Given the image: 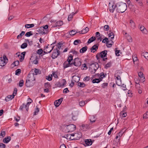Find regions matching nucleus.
<instances>
[{
    "instance_id": "obj_31",
    "label": "nucleus",
    "mask_w": 148,
    "mask_h": 148,
    "mask_svg": "<svg viewBox=\"0 0 148 148\" xmlns=\"http://www.w3.org/2000/svg\"><path fill=\"white\" fill-rule=\"evenodd\" d=\"M57 26H60L63 24V21H59L56 23Z\"/></svg>"
},
{
    "instance_id": "obj_46",
    "label": "nucleus",
    "mask_w": 148,
    "mask_h": 148,
    "mask_svg": "<svg viewBox=\"0 0 148 148\" xmlns=\"http://www.w3.org/2000/svg\"><path fill=\"white\" fill-rule=\"evenodd\" d=\"M108 36L109 37H111V40H112V39H113L114 37V35L113 33L112 32L110 33L109 34Z\"/></svg>"
},
{
    "instance_id": "obj_26",
    "label": "nucleus",
    "mask_w": 148,
    "mask_h": 148,
    "mask_svg": "<svg viewBox=\"0 0 148 148\" xmlns=\"http://www.w3.org/2000/svg\"><path fill=\"white\" fill-rule=\"evenodd\" d=\"M77 33V32H76V31L75 29H74L69 32V34L71 36H73Z\"/></svg>"
},
{
    "instance_id": "obj_6",
    "label": "nucleus",
    "mask_w": 148,
    "mask_h": 148,
    "mask_svg": "<svg viewBox=\"0 0 148 148\" xmlns=\"http://www.w3.org/2000/svg\"><path fill=\"white\" fill-rule=\"evenodd\" d=\"M92 127L91 124L90 123L84 124L81 126V129L83 131H86L88 129H91Z\"/></svg>"
},
{
    "instance_id": "obj_11",
    "label": "nucleus",
    "mask_w": 148,
    "mask_h": 148,
    "mask_svg": "<svg viewBox=\"0 0 148 148\" xmlns=\"http://www.w3.org/2000/svg\"><path fill=\"white\" fill-rule=\"evenodd\" d=\"M114 77H116L117 81H116V84L118 86H120L121 84V80L120 77L117 74H115Z\"/></svg>"
},
{
    "instance_id": "obj_53",
    "label": "nucleus",
    "mask_w": 148,
    "mask_h": 148,
    "mask_svg": "<svg viewBox=\"0 0 148 148\" xmlns=\"http://www.w3.org/2000/svg\"><path fill=\"white\" fill-rule=\"evenodd\" d=\"M54 104L56 107H58L60 105V103L57 102V101L56 100L54 102Z\"/></svg>"
},
{
    "instance_id": "obj_9",
    "label": "nucleus",
    "mask_w": 148,
    "mask_h": 148,
    "mask_svg": "<svg viewBox=\"0 0 148 148\" xmlns=\"http://www.w3.org/2000/svg\"><path fill=\"white\" fill-rule=\"evenodd\" d=\"M102 42L105 43L106 42V44H108L107 45V47H112V45L113 44L114 42H113L111 40V42L110 43H109L110 41H109L108 39V38L106 37L105 38L102 40Z\"/></svg>"
},
{
    "instance_id": "obj_35",
    "label": "nucleus",
    "mask_w": 148,
    "mask_h": 148,
    "mask_svg": "<svg viewBox=\"0 0 148 148\" xmlns=\"http://www.w3.org/2000/svg\"><path fill=\"white\" fill-rule=\"evenodd\" d=\"M78 86L80 87L84 88L86 86V85L83 82H79L78 83Z\"/></svg>"
},
{
    "instance_id": "obj_16",
    "label": "nucleus",
    "mask_w": 148,
    "mask_h": 148,
    "mask_svg": "<svg viewBox=\"0 0 148 148\" xmlns=\"http://www.w3.org/2000/svg\"><path fill=\"white\" fill-rule=\"evenodd\" d=\"M15 95H8L5 97V100L6 101H8L13 99Z\"/></svg>"
},
{
    "instance_id": "obj_21",
    "label": "nucleus",
    "mask_w": 148,
    "mask_h": 148,
    "mask_svg": "<svg viewBox=\"0 0 148 148\" xmlns=\"http://www.w3.org/2000/svg\"><path fill=\"white\" fill-rule=\"evenodd\" d=\"M87 46L84 47L80 49L79 52L81 53H84L87 51Z\"/></svg>"
},
{
    "instance_id": "obj_64",
    "label": "nucleus",
    "mask_w": 148,
    "mask_h": 148,
    "mask_svg": "<svg viewBox=\"0 0 148 148\" xmlns=\"http://www.w3.org/2000/svg\"><path fill=\"white\" fill-rule=\"evenodd\" d=\"M5 145L3 143H0V148H5Z\"/></svg>"
},
{
    "instance_id": "obj_30",
    "label": "nucleus",
    "mask_w": 148,
    "mask_h": 148,
    "mask_svg": "<svg viewBox=\"0 0 148 148\" xmlns=\"http://www.w3.org/2000/svg\"><path fill=\"white\" fill-rule=\"evenodd\" d=\"M128 7L132 10H133L134 9V5L131 3H128Z\"/></svg>"
},
{
    "instance_id": "obj_18",
    "label": "nucleus",
    "mask_w": 148,
    "mask_h": 148,
    "mask_svg": "<svg viewBox=\"0 0 148 148\" xmlns=\"http://www.w3.org/2000/svg\"><path fill=\"white\" fill-rule=\"evenodd\" d=\"M11 138L10 136H8L5 138L3 140V143H8L11 140Z\"/></svg>"
},
{
    "instance_id": "obj_45",
    "label": "nucleus",
    "mask_w": 148,
    "mask_h": 148,
    "mask_svg": "<svg viewBox=\"0 0 148 148\" xmlns=\"http://www.w3.org/2000/svg\"><path fill=\"white\" fill-rule=\"evenodd\" d=\"M45 88H49L51 87V86L50 85V84L49 82L45 83Z\"/></svg>"
},
{
    "instance_id": "obj_22",
    "label": "nucleus",
    "mask_w": 148,
    "mask_h": 148,
    "mask_svg": "<svg viewBox=\"0 0 148 148\" xmlns=\"http://www.w3.org/2000/svg\"><path fill=\"white\" fill-rule=\"evenodd\" d=\"M96 39L95 37L92 36L88 39L87 43L88 44H90L95 40Z\"/></svg>"
},
{
    "instance_id": "obj_51",
    "label": "nucleus",
    "mask_w": 148,
    "mask_h": 148,
    "mask_svg": "<svg viewBox=\"0 0 148 148\" xmlns=\"http://www.w3.org/2000/svg\"><path fill=\"white\" fill-rule=\"evenodd\" d=\"M108 85V83L106 82L102 84L101 85V87L103 88H105L107 87Z\"/></svg>"
},
{
    "instance_id": "obj_10",
    "label": "nucleus",
    "mask_w": 148,
    "mask_h": 148,
    "mask_svg": "<svg viewBox=\"0 0 148 148\" xmlns=\"http://www.w3.org/2000/svg\"><path fill=\"white\" fill-rule=\"evenodd\" d=\"M73 64L76 66H79L81 65V62L79 58H76L74 60Z\"/></svg>"
},
{
    "instance_id": "obj_3",
    "label": "nucleus",
    "mask_w": 148,
    "mask_h": 148,
    "mask_svg": "<svg viewBox=\"0 0 148 148\" xmlns=\"http://www.w3.org/2000/svg\"><path fill=\"white\" fill-rule=\"evenodd\" d=\"M31 75L32 76L30 73L28 75L27 77L29 79L26 80L25 83L26 86L27 87L32 86L35 84V82L32 83V81L35 80L34 74L33 73Z\"/></svg>"
},
{
    "instance_id": "obj_57",
    "label": "nucleus",
    "mask_w": 148,
    "mask_h": 148,
    "mask_svg": "<svg viewBox=\"0 0 148 148\" xmlns=\"http://www.w3.org/2000/svg\"><path fill=\"white\" fill-rule=\"evenodd\" d=\"M71 52L73 53V54H75V55H77L78 53V52L77 51L73 49H72L69 53H70Z\"/></svg>"
},
{
    "instance_id": "obj_14",
    "label": "nucleus",
    "mask_w": 148,
    "mask_h": 148,
    "mask_svg": "<svg viewBox=\"0 0 148 148\" xmlns=\"http://www.w3.org/2000/svg\"><path fill=\"white\" fill-rule=\"evenodd\" d=\"M99 46V45H95L92 46L90 49V51L92 53H94L95 51H96L98 49Z\"/></svg>"
},
{
    "instance_id": "obj_37",
    "label": "nucleus",
    "mask_w": 148,
    "mask_h": 148,
    "mask_svg": "<svg viewBox=\"0 0 148 148\" xmlns=\"http://www.w3.org/2000/svg\"><path fill=\"white\" fill-rule=\"evenodd\" d=\"M33 35V33L32 32V31H29V32H27L25 34V36L27 37H29L30 36Z\"/></svg>"
},
{
    "instance_id": "obj_43",
    "label": "nucleus",
    "mask_w": 148,
    "mask_h": 148,
    "mask_svg": "<svg viewBox=\"0 0 148 148\" xmlns=\"http://www.w3.org/2000/svg\"><path fill=\"white\" fill-rule=\"evenodd\" d=\"M43 52V51L42 49H38L36 51V53L39 55H41Z\"/></svg>"
},
{
    "instance_id": "obj_42",
    "label": "nucleus",
    "mask_w": 148,
    "mask_h": 148,
    "mask_svg": "<svg viewBox=\"0 0 148 148\" xmlns=\"http://www.w3.org/2000/svg\"><path fill=\"white\" fill-rule=\"evenodd\" d=\"M144 56V57L145 58L147 59L148 60V53L145 52V53H143L142 54Z\"/></svg>"
},
{
    "instance_id": "obj_59",
    "label": "nucleus",
    "mask_w": 148,
    "mask_h": 148,
    "mask_svg": "<svg viewBox=\"0 0 148 148\" xmlns=\"http://www.w3.org/2000/svg\"><path fill=\"white\" fill-rule=\"evenodd\" d=\"M127 39L129 42H132V39L130 36L128 35L127 37Z\"/></svg>"
},
{
    "instance_id": "obj_34",
    "label": "nucleus",
    "mask_w": 148,
    "mask_h": 148,
    "mask_svg": "<svg viewBox=\"0 0 148 148\" xmlns=\"http://www.w3.org/2000/svg\"><path fill=\"white\" fill-rule=\"evenodd\" d=\"M75 13H74L73 12L71 14H70L68 17V20L69 21H70L73 18V16L74 15Z\"/></svg>"
},
{
    "instance_id": "obj_12",
    "label": "nucleus",
    "mask_w": 148,
    "mask_h": 148,
    "mask_svg": "<svg viewBox=\"0 0 148 148\" xmlns=\"http://www.w3.org/2000/svg\"><path fill=\"white\" fill-rule=\"evenodd\" d=\"M26 52L24 51L21 53V55H20V53H19V54H18V53L16 54L17 55L18 57L20 56L21 58H20V61L21 62H22L24 59L25 56V54Z\"/></svg>"
},
{
    "instance_id": "obj_13",
    "label": "nucleus",
    "mask_w": 148,
    "mask_h": 148,
    "mask_svg": "<svg viewBox=\"0 0 148 148\" xmlns=\"http://www.w3.org/2000/svg\"><path fill=\"white\" fill-rule=\"evenodd\" d=\"M71 61L67 60L65 61L63 64V67L64 69L67 68L71 66L70 64Z\"/></svg>"
},
{
    "instance_id": "obj_55",
    "label": "nucleus",
    "mask_w": 148,
    "mask_h": 148,
    "mask_svg": "<svg viewBox=\"0 0 148 148\" xmlns=\"http://www.w3.org/2000/svg\"><path fill=\"white\" fill-rule=\"evenodd\" d=\"M85 104V102L84 101H82L79 102V106L82 107Z\"/></svg>"
},
{
    "instance_id": "obj_38",
    "label": "nucleus",
    "mask_w": 148,
    "mask_h": 148,
    "mask_svg": "<svg viewBox=\"0 0 148 148\" xmlns=\"http://www.w3.org/2000/svg\"><path fill=\"white\" fill-rule=\"evenodd\" d=\"M66 138L67 139H69L70 140H73V138H72L71 137L70 134H69L65 135Z\"/></svg>"
},
{
    "instance_id": "obj_54",
    "label": "nucleus",
    "mask_w": 148,
    "mask_h": 148,
    "mask_svg": "<svg viewBox=\"0 0 148 148\" xmlns=\"http://www.w3.org/2000/svg\"><path fill=\"white\" fill-rule=\"evenodd\" d=\"M143 118L144 119L148 118V112H147L146 113L143 114Z\"/></svg>"
},
{
    "instance_id": "obj_25",
    "label": "nucleus",
    "mask_w": 148,
    "mask_h": 148,
    "mask_svg": "<svg viewBox=\"0 0 148 148\" xmlns=\"http://www.w3.org/2000/svg\"><path fill=\"white\" fill-rule=\"evenodd\" d=\"M130 26L132 28L134 29L135 27V23L132 20H130Z\"/></svg>"
},
{
    "instance_id": "obj_60",
    "label": "nucleus",
    "mask_w": 148,
    "mask_h": 148,
    "mask_svg": "<svg viewBox=\"0 0 148 148\" xmlns=\"http://www.w3.org/2000/svg\"><path fill=\"white\" fill-rule=\"evenodd\" d=\"M90 77L89 76H86L83 79L84 81H88L90 80Z\"/></svg>"
},
{
    "instance_id": "obj_50",
    "label": "nucleus",
    "mask_w": 148,
    "mask_h": 148,
    "mask_svg": "<svg viewBox=\"0 0 148 148\" xmlns=\"http://www.w3.org/2000/svg\"><path fill=\"white\" fill-rule=\"evenodd\" d=\"M23 84L24 81L23 79H22L19 82V86L20 87H21L23 86Z\"/></svg>"
},
{
    "instance_id": "obj_44",
    "label": "nucleus",
    "mask_w": 148,
    "mask_h": 148,
    "mask_svg": "<svg viewBox=\"0 0 148 148\" xmlns=\"http://www.w3.org/2000/svg\"><path fill=\"white\" fill-rule=\"evenodd\" d=\"M21 73V70L20 69H17L15 71V75H18Z\"/></svg>"
},
{
    "instance_id": "obj_33",
    "label": "nucleus",
    "mask_w": 148,
    "mask_h": 148,
    "mask_svg": "<svg viewBox=\"0 0 148 148\" xmlns=\"http://www.w3.org/2000/svg\"><path fill=\"white\" fill-rule=\"evenodd\" d=\"M95 117L93 116H91L90 119V123L92 124V123H94L95 121L96 120L95 119Z\"/></svg>"
},
{
    "instance_id": "obj_58",
    "label": "nucleus",
    "mask_w": 148,
    "mask_h": 148,
    "mask_svg": "<svg viewBox=\"0 0 148 148\" xmlns=\"http://www.w3.org/2000/svg\"><path fill=\"white\" fill-rule=\"evenodd\" d=\"M52 75L55 78H58V76L57 75V73L56 72H53L52 73Z\"/></svg>"
},
{
    "instance_id": "obj_20",
    "label": "nucleus",
    "mask_w": 148,
    "mask_h": 148,
    "mask_svg": "<svg viewBox=\"0 0 148 148\" xmlns=\"http://www.w3.org/2000/svg\"><path fill=\"white\" fill-rule=\"evenodd\" d=\"M85 144L87 146L90 145L92 144V142L90 139H86L85 141Z\"/></svg>"
},
{
    "instance_id": "obj_39",
    "label": "nucleus",
    "mask_w": 148,
    "mask_h": 148,
    "mask_svg": "<svg viewBox=\"0 0 148 148\" xmlns=\"http://www.w3.org/2000/svg\"><path fill=\"white\" fill-rule=\"evenodd\" d=\"M40 110V109L39 108H38L37 106H36V109L35 111L34 112V115H36L38 114V113L39 112Z\"/></svg>"
},
{
    "instance_id": "obj_32",
    "label": "nucleus",
    "mask_w": 148,
    "mask_h": 148,
    "mask_svg": "<svg viewBox=\"0 0 148 148\" xmlns=\"http://www.w3.org/2000/svg\"><path fill=\"white\" fill-rule=\"evenodd\" d=\"M89 31V28L88 27H86L85 29H83L82 30V34H84L87 33Z\"/></svg>"
},
{
    "instance_id": "obj_63",
    "label": "nucleus",
    "mask_w": 148,
    "mask_h": 148,
    "mask_svg": "<svg viewBox=\"0 0 148 148\" xmlns=\"http://www.w3.org/2000/svg\"><path fill=\"white\" fill-rule=\"evenodd\" d=\"M69 90L67 88L64 89L63 90V92L64 93H67L69 92Z\"/></svg>"
},
{
    "instance_id": "obj_27",
    "label": "nucleus",
    "mask_w": 148,
    "mask_h": 148,
    "mask_svg": "<svg viewBox=\"0 0 148 148\" xmlns=\"http://www.w3.org/2000/svg\"><path fill=\"white\" fill-rule=\"evenodd\" d=\"M34 24H26L25 25V26L26 28H29L34 27Z\"/></svg>"
},
{
    "instance_id": "obj_40",
    "label": "nucleus",
    "mask_w": 148,
    "mask_h": 148,
    "mask_svg": "<svg viewBox=\"0 0 148 148\" xmlns=\"http://www.w3.org/2000/svg\"><path fill=\"white\" fill-rule=\"evenodd\" d=\"M80 40L79 39L76 40H75L73 42V44L75 45H77L79 43H81Z\"/></svg>"
},
{
    "instance_id": "obj_61",
    "label": "nucleus",
    "mask_w": 148,
    "mask_h": 148,
    "mask_svg": "<svg viewBox=\"0 0 148 148\" xmlns=\"http://www.w3.org/2000/svg\"><path fill=\"white\" fill-rule=\"evenodd\" d=\"M17 90L16 88H14V90L12 95H14L15 96L17 94Z\"/></svg>"
},
{
    "instance_id": "obj_2",
    "label": "nucleus",
    "mask_w": 148,
    "mask_h": 148,
    "mask_svg": "<svg viewBox=\"0 0 148 148\" xmlns=\"http://www.w3.org/2000/svg\"><path fill=\"white\" fill-rule=\"evenodd\" d=\"M94 62L92 61L91 63H87L89 65V69L90 70V73L92 74L95 73L99 67L101 68L97 62Z\"/></svg>"
},
{
    "instance_id": "obj_4",
    "label": "nucleus",
    "mask_w": 148,
    "mask_h": 148,
    "mask_svg": "<svg viewBox=\"0 0 148 148\" xmlns=\"http://www.w3.org/2000/svg\"><path fill=\"white\" fill-rule=\"evenodd\" d=\"M8 61V59L6 56L3 55V57H0V66L1 67L4 66L6 64Z\"/></svg>"
},
{
    "instance_id": "obj_49",
    "label": "nucleus",
    "mask_w": 148,
    "mask_h": 148,
    "mask_svg": "<svg viewBox=\"0 0 148 148\" xmlns=\"http://www.w3.org/2000/svg\"><path fill=\"white\" fill-rule=\"evenodd\" d=\"M73 60V56L71 54H70L69 56L68 57L67 60L70 61H71Z\"/></svg>"
},
{
    "instance_id": "obj_24",
    "label": "nucleus",
    "mask_w": 148,
    "mask_h": 148,
    "mask_svg": "<svg viewBox=\"0 0 148 148\" xmlns=\"http://www.w3.org/2000/svg\"><path fill=\"white\" fill-rule=\"evenodd\" d=\"M29 99L30 100H31V102H28L27 103L26 105H25L26 106H25V108L26 109V111L27 112L28 111V110H29V106L30 104L31 103V102L32 101V100L31 99L29 98Z\"/></svg>"
},
{
    "instance_id": "obj_29",
    "label": "nucleus",
    "mask_w": 148,
    "mask_h": 148,
    "mask_svg": "<svg viewBox=\"0 0 148 148\" xmlns=\"http://www.w3.org/2000/svg\"><path fill=\"white\" fill-rule=\"evenodd\" d=\"M101 81V80L99 78H95L92 80V82L93 83H98Z\"/></svg>"
},
{
    "instance_id": "obj_8",
    "label": "nucleus",
    "mask_w": 148,
    "mask_h": 148,
    "mask_svg": "<svg viewBox=\"0 0 148 148\" xmlns=\"http://www.w3.org/2000/svg\"><path fill=\"white\" fill-rule=\"evenodd\" d=\"M53 51L51 56V57L53 59H55L60 55V52L57 49H54Z\"/></svg>"
},
{
    "instance_id": "obj_15",
    "label": "nucleus",
    "mask_w": 148,
    "mask_h": 148,
    "mask_svg": "<svg viewBox=\"0 0 148 148\" xmlns=\"http://www.w3.org/2000/svg\"><path fill=\"white\" fill-rule=\"evenodd\" d=\"M138 75L139 77L140 78V81L142 82H144L145 81V78L143 76V74L142 72L140 71L138 73Z\"/></svg>"
},
{
    "instance_id": "obj_56",
    "label": "nucleus",
    "mask_w": 148,
    "mask_h": 148,
    "mask_svg": "<svg viewBox=\"0 0 148 148\" xmlns=\"http://www.w3.org/2000/svg\"><path fill=\"white\" fill-rule=\"evenodd\" d=\"M55 86L57 87H62V84H61L59 82H57L55 84Z\"/></svg>"
},
{
    "instance_id": "obj_41",
    "label": "nucleus",
    "mask_w": 148,
    "mask_h": 148,
    "mask_svg": "<svg viewBox=\"0 0 148 148\" xmlns=\"http://www.w3.org/2000/svg\"><path fill=\"white\" fill-rule=\"evenodd\" d=\"M27 46V43H24L22 44L21 45V49H24L26 48Z\"/></svg>"
},
{
    "instance_id": "obj_23",
    "label": "nucleus",
    "mask_w": 148,
    "mask_h": 148,
    "mask_svg": "<svg viewBox=\"0 0 148 148\" xmlns=\"http://www.w3.org/2000/svg\"><path fill=\"white\" fill-rule=\"evenodd\" d=\"M78 135L77 136H75V137L73 138V140H77L79 139L82 136V135L81 133H77Z\"/></svg>"
},
{
    "instance_id": "obj_5",
    "label": "nucleus",
    "mask_w": 148,
    "mask_h": 148,
    "mask_svg": "<svg viewBox=\"0 0 148 148\" xmlns=\"http://www.w3.org/2000/svg\"><path fill=\"white\" fill-rule=\"evenodd\" d=\"M107 54V51L105 50L100 52L99 54L97 53L96 56V57L97 59L98 60L100 59L99 57L101 58H103L106 57Z\"/></svg>"
},
{
    "instance_id": "obj_48",
    "label": "nucleus",
    "mask_w": 148,
    "mask_h": 148,
    "mask_svg": "<svg viewBox=\"0 0 148 148\" xmlns=\"http://www.w3.org/2000/svg\"><path fill=\"white\" fill-rule=\"evenodd\" d=\"M112 8L111 9H110L109 10L110 12H113L114 10L116 8V5H112Z\"/></svg>"
},
{
    "instance_id": "obj_62",
    "label": "nucleus",
    "mask_w": 148,
    "mask_h": 148,
    "mask_svg": "<svg viewBox=\"0 0 148 148\" xmlns=\"http://www.w3.org/2000/svg\"><path fill=\"white\" fill-rule=\"evenodd\" d=\"M25 105L24 103H23L21 106H20V110H23V109L24 108H25Z\"/></svg>"
},
{
    "instance_id": "obj_52",
    "label": "nucleus",
    "mask_w": 148,
    "mask_h": 148,
    "mask_svg": "<svg viewBox=\"0 0 148 148\" xmlns=\"http://www.w3.org/2000/svg\"><path fill=\"white\" fill-rule=\"evenodd\" d=\"M109 27L108 25H106L104 27V30L105 31H108L109 30Z\"/></svg>"
},
{
    "instance_id": "obj_1",
    "label": "nucleus",
    "mask_w": 148,
    "mask_h": 148,
    "mask_svg": "<svg viewBox=\"0 0 148 148\" xmlns=\"http://www.w3.org/2000/svg\"><path fill=\"white\" fill-rule=\"evenodd\" d=\"M127 5L126 3L122 2L117 3L116 5V11L119 13H123L127 9Z\"/></svg>"
},
{
    "instance_id": "obj_19",
    "label": "nucleus",
    "mask_w": 148,
    "mask_h": 148,
    "mask_svg": "<svg viewBox=\"0 0 148 148\" xmlns=\"http://www.w3.org/2000/svg\"><path fill=\"white\" fill-rule=\"evenodd\" d=\"M120 116L121 117H126L127 115V113L125 112V110H123L120 113Z\"/></svg>"
},
{
    "instance_id": "obj_7",
    "label": "nucleus",
    "mask_w": 148,
    "mask_h": 148,
    "mask_svg": "<svg viewBox=\"0 0 148 148\" xmlns=\"http://www.w3.org/2000/svg\"><path fill=\"white\" fill-rule=\"evenodd\" d=\"M76 126L72 124H69L67 126V132H72L74 131L76 129Z\"/></svg>"
},
{
    "instance_id": "obj_28",
    "label": "nucleus",
    "mask_w": 148,
    "mask_h": 148,
    "mask_svg": "<svg viewBox=\"0 0 148 148\" xmlns=\"http://www.w3.org/2000/svg\"><path fill=\"white\" fill-rule=\"evenodd\" d=\"M25 34V32L24 31H22L21 32V33L17 36V38L19 39L22 38L23 36Z\"/></svg>"
},
{
    "instance_id": "obj_17",
    "label": "nucleus",
    "mask_w": 148,
    "mask_h": 148,
    "mask_svg": "<svg viewBox=\"0 0 148 148\" xmlns=\"http://www.w3.org/2000/svg\"><path fill=\"white\" fill-rule=\"evenodd\" d=\"M140 29L142 33L144 34H146L147 33V31L146 28L145 27L142 25H141L140 28Z\"/></svg>"
},
{
    "instance_id": "obj_47",
    "label": "nucleus",
    "mask_w": 148,
    "mask_h": 148,
    "mask_svg": "<svg viewBox=\"0 0 148 148\" xmlns=\"http://www.w3.org/2000/svg\"><path fill=\"white\" fill-rule=\"evenodd\" d=\"M106 75L104 74L103 72H102L101 73L100 75V78H99L101 80V81L102 80V79L103 78L105 77Z\"/></svg>"
},
{
    "instance_id": "obj_36",
    "label": "nucleus",
    "mask_w": 148,
    "mask_h": 148,
    "mask_svg": "<svg viewBox=\"0 0 148 148\" xmlns=\"http://www.w3.org/2000/svg\"><path fill=\"white\" fill-rule=\"evenodd\" d=\"M111 62H109L105 66L104 68L106 69H107L111 66Z\"/></svg>"
}]
</instances>
